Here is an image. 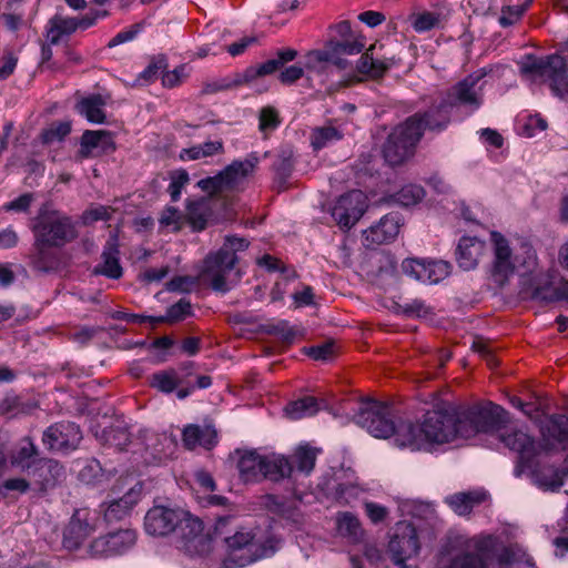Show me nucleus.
<instances>
[{
    "mask_svg": "<svg viewBox=\"0 0 568 568\" xmlns=\"http://www.w3.org/2000/svg\"><path fill=\"white\" fill-rule=\"evenodd\" d=\"M33 243L28 254V264L39 273H54L64 265L62 248L79 237V225L72 216L41 205L31 220Z\"/></svg>",
    "mask_w": 568,
    "mask_h": 568,
    "instance_id": "f257e3e1",
    "label": "nucleus"
},
{
    "mask_svg": "<svg viewBox=\"0 0 568 568\" xmlns=\"http://www.w3.org/2000/svg\"><path fill=\"white\" fill-rule=\"evenodd\" d=\"M448 126L445 106L433 111H418L396 125L383 144L382 153L390 166L404 164L414 156L426 130L442 132Z\"/></svg>",
    "mask_w": 568,
    "mask_h": 568,
    "instance_id": "f03ea898",
    "label": "nucleus"
},
{
    "mask_svg": "<svg viewBox=\"0 0 568 568\" xmlns=\"http://www.w3.org/2000/svg\"><path fill=\"white\" fill-rule=\"evenodd\" d=\"M456 406H447L424 415L420 424L400 422L396 444L413 450L427 449L432 444H444L459 437Z\"/></svg>",
    "mask_w": 568,
    "mask_h": 568,
    "instance_id": "7ed1b4c3",
    "label": "nucleus"
},
{
    "mask_svg": "<svg viewBox=\"0 0 568 568\" xmlns=\"http://www.w3.org/2000/svg\"><path fill=\"white\" fill-rule=\"evenodd\" d=\"M250 242L236 235L226 236L222 246L206 255L201 278L213 291L226 293L241 280L237 253L244 252Z\"/></svg>",
    "mask_w": 568,
    "mask_h": 568,
    "instance_id": "20e7f679",
    "label": "nucleus"
},
{
    "mask_svg": "<svg viewBox=\"0 0 568 568\" xmlns=\"http://www.w3.org/2000/svg\"><path fill=\"white\" fill-rule=\"evenodd\" d=\"M490 244L493 250L490 275L499 286L505 285L516 273L524 275L536 268L537 254L530 243L521 241L513 246L506 236L493 231Z\"/></svg>",
    "mask_w": 568,
    "mask_h": 568,
    "instance_id": "39448f33",
    "label": "nucleus"
},
{
    "mask_svg": "<svg viewBox=\"0 0 568 568\" xmlns=\"http://www.w3.org/2000/svg\"><path fill=\"white\" fill-rule=\"evenodd\" d=\"M519 71L528 80L547 83L552 94L559 99H568V64L562 55L527 54L519 62Z\"/></svg>",
    "mask_w": 568,
    "mask_h": 568,
    "instance_id": "423d86ee",
    "label": "nucleus"
},
{
    "mask_svg": "<svg viewBox=\"0 0 568 568\" xmlns=\"http://www.w3.org/2000/svg\"><path fill=\"white\" fill-rule=\"evenodd\" d=\"M296 57L297 51L294 49L286 48L280 50L276 53V58L270 59L258 65L248 67L243 72H237L222 79L204 81L199 95H212L248 84L260 77H265L276 72L285 63L293 61Z\"/></svg>",
    "mask_w": 568,
    "mask_h": 568,
    "instance_id": "0eeeda50",
    "label": "nucleus"
},
{
    "mask_svg": "<svg viewBox=\"0 0 568 568\" xmlns=\"http://www.w3.org/2000/svg\"><path fill=\"white\" fill-rule=\"evenodd\" d=\"M459 437L469 438L477 433H490L505 423L506 412L491 402L456 406Z\"/></svg>",
    "mask_w": 568,
    "mask_h": 568,
    "instance_id": "6e6552de",
    "label": "nucleus"
},
{
    "mask_svg": "<svg viewBox=\"0 0 568 568\" xmlns=\"http://www.w3.org/2000/svg\"><path fill=\"white\" fill-rule=\"evenodd\" d=\"M234 521L235 518L230 515L219 517L215 521L214 535L223 538L232 560H236L237 552L245 554L239 557V566L243 567L255 561L262 555L257 554L260 547L255 542V534L251 529H239Z\"/></svg>",
    "mask_w": 568,
    "mask_h": 568,
    "instance_id": "1a4fd4ad",
    "label": "nucleus"
},
{
    "mask_svg": "<svg viewBox=\"0 0 568 568\" xmlns=\"http://www.w3.org/2000/svg\"><path fill=\"white\" fill-rule=\"evenodd\" d=\"M258 162V156L251 153L243 161H233L215 176L200 180L197 185L211 195L242 191L246 178L254 173Z\"/></svg>",
    "mask_w": 568,
    "mask_h": 568,
    "instance_id": "9d476101",
    "label": "nucleus"
},
{
    "mask_svg": "<svg viewBox=\"0 0 568 568\" xmlns=\"http://www.w3.org/2000/svg\"><path fill=\"white\" fill-rule=\"evenodd\" d=\"M483 75L469 74L465 79L447 89L444 97L438 102H434L426 111H433L444 105L450 123L452 109L455 105H463L470 111L479 109L483 103L481 88L478 85Z\"/></svg>",
    "mask_w": 568,
    "mask_h": 568,
    "instance_id": "9b49d317",
    "label": "nucleus"
},
{
    "mask_svg": "<svg viewBox=\"0 0 568 568\" xmlns=\"http://www.w3.org/2000/svg\"><path fill=\"white\" fill-rule=\"evenodd\" d=\"M365 44L364 37L356 33L345 38H331L324 50L311 52L310 59L320 63H329L338 70H347L352 65L348 57L361 53Z\"/></svg>",
    "mask_w": 568,
    "mask_h": 568,
    "instance_id": "f8f14e48",
    "label": "nucleus"
},
{
    "mask_svg": "<svg viewBox=\"0 0 568 568\" xmlns=\"http://www.w3.org/2000/svg\"><path fill=\"white\" fill-rule=\"evenodd\" d=\"M356 424L366 428L368 433L377 438L396 437L399 424L395 425L390 407L384 403L371 400L364 403L355 415Z\"/></svg>",
    "mask_w": 568,
    "mask_h": 568,
    "instance_id": "ddd939ff",
    "label": "nucleus"
},
{
    "mask_svg": "<svg viewBox=\"0 0 568 568\" xmlns=\"http://www.w3.org/2000/svg\"><path fill=\"white\" fill-rule=\"evenodd\" d=\"M420 545L416 528L409 523H399L388 542V552L393 562L406 568V560L416 556Z\"/></svg>",
    "mask_w": 568,
    "mask_h": 568,
    "instance_id": "4468645a",
    "label": "nucleus"
},
{
    "mask_svg": "<svg viewBox=\"0 0 568 568\" xmlns=\"http://www.w3.org/2000/svg\"><path fill=\"white\" fill-rule=\"evenodd\" d=\"M366 209V195L359 190H353L338 197L333 206L332 216L342 230H349L363 216Z\"/></svg>",
    "mask_w": 568,
    "mask_h": 568,
    "instance_id": "2eb2a0df",
    "label": "nucleus"
},
{
    "mask_svg": "<svg viewBox=\"0 0 568 568\" xmlns=\"http://www.w3.org/2000/svg\"><path fill=\"white\" fill-rule=\"evenodd\" d=\"M82 439L80 427L72 422H60L49 426L42 436V443L50 452L69 453L74 450Z\"/></svg>",
    "mask_w": 568,
    "mask_h": 568,
    "instance_id": "dca6fc26",
    "label": "nucleus"
},
{
    "mask_svg": "<svg viewBox=\"0 0 568 568\" xmlns=\"http://www.w3.org/2000/svg\"><path fill=\"white\" fill-rule=\"evenodd\" d=\"M404 274L423 283L436 284L450 273V264L442 260L405 258L402 262Z\"/></svg>",
    "mask_w": 568,
    "mask_h": 568,
    "instance_id": "f3484780",
    "label": "nucleus"
},
{
    "mask_svg": "<svg viewBox=\"0 0 568 568\" xmlns=\"http://www.w3.org/2000/svg\"><path fill=\"white\" fill-rule=\"evenodd\" d=\"M31 488L45 494L64 480L65 469L58 460L42 457L28 471Z\"/></svg>",
    "mask_w": 568,
    "mask_h": 568,
    "instance_id": "a211bd4d",
    "label": "nucleus"
},
{
    "mask_svg": "<svg viewBox=\"0 0 568 568\" xmlns=\"http://www.w3.org/2000/svg\"><path fill=\"white\" fill-rule=\"evenodd\" d=\"M501 442L518 454V460L523 468H532L535 458L542 447L527 433L520 429H508L500 436Z\"/></svg>",
    "mask_w": 568,
    "mask_h": 568,
    "instance_id": "6ab92c4d",
    "label": "nucleus"
},
{
    "mask_svg": "<svg viewBox=\"0 0 568 568\" xmlns=\"http://www.w3.org/2000/svg\"><path fill=\"white\" fill-rule=\"evenodd\" d=\"M136 540V534L132 529H121L95 538L90 544L92 556H114L130 549Z\"/></svg>",
    "mask_w": 568,
    "mask_h": 568,
    "instance_id": "aec40b11",
    "label": "nucleus"
},
{
    "mask_svg": "<svg viewBox=\"0 0 568 568\" xmlns=\"http://www.w3.org/2000/svg\"><path fill=\"white\" fill-rule=\"evenodd\" d=\"M182 517V510L154 506L145 515L144 527L150 535L166 536L179 527Z\"/></svg>",
    "mask_w": 568,
    "mask_h": 568,
    "instance_id": "412c9836",
    "label": "nucleus"
},
{
    "mask_svg": "<svg viewBox=\"0 0 568 568\" xmlns=\"http://www.w3.org/2000/svg\"><path fill=\"white\" fill-rule=\"evenodd\" d=\"M116 150L114 135L106 130H87L83 132L78 155L80 159L112 154Z\"/></svg>",
    "mask_w": 568,
    "mask_h": 568,
    "instance_id": "4be33fe9",
    "label": "nucleus"
},
{
    "mask_svg": "<svg viewBox=\"0 0 568 568\" xmlns=\"http://www.w3.org/2000/svg\"><path fill=\"white\" fill-rule=\"evenodd\" d=\"M540 434L547 450L568 448V415L552 414L547 416L540 426Z\"/></svg>",
    "mask_w": 568,
    "mask_h": 568,
    "instance_id": "5701e85b",
    "label": "nucleus"
},
{
    "mask_svg": "<svg viewBox=\"0 0 568 568\" xmlns=\"http://www.w3.org/2000/svg\"><path fill=\"white\" fill-rule=\"evenodd\" d=\"M402 226L398 213L384 215L379 222L363 232L364 244L369 246L387 244L396 239Z\"/></svg>",
    "mask_w": 568,
    "mask_h": 568,
    "instance_id": "b1692460",
    "label": "nucleus"
},
{
    "mask_svg": "<svg viewBox=\"0 0 568 568\" xmlns=\"http://www.w3.org/2000/svg\"><path fill=\"white\" fill-rule=\"evenodd\" d=\"M375 44H372L366 49V51L359 58L356 69L359 73L372 79H381L392 67L399 64L402 60L395 55L375 57Z\"/></svg>",
    "mask_w": 568,
    "mask_h": 568,
    "instance_id": "393cba45",
    "label": "nucleus"
},
{
    "mask_svg": "<svg viewBox=\"0 0 568 568\" xmlns=\"http://www.w3.org/2000/svg\"><path fill=\"white\" fill-rule=\"evenodd\" d=\"M213 196L209 194L187 202L184 216L186 224L193 232H202L207 227V222L213 215Z\"/></svg>",
    "mask_w": 568,
    "mask_h": 568,
    "instance_id": "a878e982",
    "label": "nucleus"
},
{
    "mask_svg": "<svg viewBox=\"0 0 568 568\" xmlns=\"http://www.w3.org/2000/svg\"><path fill=\"white\" fill-rule=\"evenodd\" d=\"M13 468L28 471L41 457L38 446L30 437L21 438L7 456Z\"/></svg>",
    "mask_w": 568,
    "mask_h": 568,
    "instance_id": "bb28decb",
    "label": "nucleus"
},
{
    "mask_svg": "<svg viewBox=\"0 0 568 568\" xmlns=\"http://www.w3.org/2000/svg\"><path fill=\"white\" fill-rule=\"evenodd\" d=\"M142 487L135 485L130 488L122 497L111 500L104 509V518L108 523L118 521L125 518L132 508L139 503Z\"/></svg>",
    "mask_w": 568,
    "mask_h": 568,
    "instance_id": "cd10ccee",
    "label": "nucleus"
},
{
    "mask_svg": "<svg viewBox=\"0 0 568 568\" xmlns=\"http://www.w3.org/2000/svg\"><path fill=\"white\" fill-rule=\"evenodd\" d=\"M195 364L187 362L179 368V386L178 397L183 399L191 395L195 388H207L212 384V378L209 375H199L193 372Z\"/></svg>",
    "mask_w": 568,
    "mask_h": 568,
    "instance_id": "c85d7f7f",
    "label": "nucleus"
},
{
    "mask_svg": "<svg viewBox=\"0 0 568 568\" xmlns=\"http://www.w3.org/2000/svg\"><path fill=\"white\" fill-rule=\"evenodd\" d=\"M264 463L265 455H260L255 450L243 452L237 462V469L241 479L244 483L262 481Z\"/></svg>",
    "mask_w": 568,
    "mask_h": 568,
    "instance_id": "c756f323",
    "label": "nucleus"
},
{
    "mask_svg": "<svg viewBox=\"0 0 568 568\" xmlns=\"http://www.w3.org/2000/svg\"><path fill=\"white\" fill-rule=\"evenodd\" d=\"M108 99L109 97L99 93L83 97L77 102L75 110L89 122L104 123L106 121L104 106L106 105Z\"/></svg>",
    "mask_w": 568,
    "mask_h": 568,
    "instance_id": "7c9ffc66",
    "label": "nucleus"
},
{
    "mask_svg": "<svg viewBox=\"0 0 568 568\" xmlns=\"http://www.w3.org/2000/svg\"><path fill=\"white\" fill-rule=\"evenodd\" d=\"M93 531L94 527L88 518H81L80 513L77 511L64 531L63 544L69 549H77Z\"/></svg>",
    "mask_w": 568,
    "mask_h": 568,
    "instance_id": "2f4dec72",
    "label": "nucleus"
},
{
    "mask_svg": "<svg viewBox=\"0 0 568 568\" xmlns=\"http://www.w3.org/2000/svg\"><path fill=\"white\" fill-rule=\"evenodd\" d=\"M483 248V243L476 237H462L456 250V258L459 266L464 270L474 268L478 263Z\"/></svg>",
    "mask_w": 568,
    "mask_h": 568,
    "instance_id": "473e14b6",
    "label": "nucleus"
},
{
    "mask_svg": "<svg viewBox=\"0 0 568 568\" xmlns=\"http://www.w3.org/2000/svg\"><path fill=\"white\" fill-rule=\"evenodd\" d=\"M175 444L166 434H152L148 437L145 450L150 454L151 463H162L174 452Z\"/></svg>",
    "mask_w": 568,
    "mask_h": 568,
    "instance_id": "72a5a7b5",
    "label": "nucleus"
},
{
    "mask_svg": "<svg viewBox=\"0 0 568 568\" xmlns=\"http://www.w3.org/2000/svg\"><path fill=\"white\" fill-rule=\"evenodd\" d=\"M292 474V463L288 458L280 455L265 456L263 468V479L273 481L290 477Z\"/></svg>",
    "mask_w": 568,
    "mask_h": 568,
    "instance_id": "f704fd0d",
    "label": "nucleus"
},
{
    "mask_svg": "<svg viewBox=\"0 0 568 568\" xmlns=\"http://www.w3.org/2000/svg\"><path fill=\"white\" fill-rule=\"evenodd\" d=\"M321 409V402L314 396H304L288 403L285 413L291 419L314 416Z\"/></svg>",
    "mask_w": 568,
    "mask_h": 568,
    "instance_id": "c9c22d12",
    "label": "nucleus"
},
{
    "mask_svg": "<svg viewBox=\"0 0 568 568\" xmlns=\"http://www.w3.org/2000/svg\"><path fill=\"white\" fill-rule=\"evenodd\" d=\"M78 30L77 18L54 14L49 20L48 39L50 43L57 44L63 36L72 34Z\"/></svg>",
    "mask_w": 568,
    "mask_h": 568,
    "instance_id": "e433bc0d",
    "label": "nucleus"
},
{
    "mask_svg": "<svg viewBox=\"0 0 568 568\" xmlns=\"http://www.w3.org/2000/svg\"><path fill=\"white\" fill-rule=\"evenodd\" d=\"M317 454L318 449L308 445L298 446L288 458L292 463V471L296 468L298 471L308 475L315 467Z\"/></svg>",
    "mask_w": 568,
    "mask_h": 568,
    "instance_id": "4c0bfd02",
    "label": "nucleus"
},
{
    "mask_svg": "<svg viewBox=\"0 0 568 568\" xmlns=\"http://www.w3.org/2000/svg\"><path fill=\"white\" fill-rule=\"evenodd\" d=\"M484 500L485 494L480 493H458L447 498V503L458 515H468L475 505Z\"/></svg>",
    "mask_w": 568,
    "mask_h": 568,
    "instance_id": "58836bf2",
    "label": "nucleus"
},
{
    "mask_svg": "<svg viewBox=\"0 0 568 568\" xmlns=\"http://www.w3.org/2000/svg\"><path fill=\"white\" fill-rule=\"evenodd\" d=\"M150 385L159 392L170 394L174 390L178 392L179 386V371L175 368L164 369L154 373L151 376Z\"/></svg>",
    "mask_w": 568,
    "mask_h": 568,
    "instance_id": "ea45409f",
    "label": "nucleus"
},
{
    "mask_svg": "<svg viewBox=\"0 0 568 568\" xmlns=\"http://www.w3.org/2000/svg\"><path fill=\"white\" fill-rule=\"evenodd\" d=\"M118 254L119 251L113 246L110 247V251H104L102 253L103 263L94 268V273L114 280L120 278L122 276V267Z\"/></svg>",
    "mask_w": 568,
    "mask_h": 568,
    "instance_id": "a19ab883",
    "label": "nucleus"
},
{
    "mask_svg": "<svg viewBox=\"0 0 568 568\" xmlns=\"http://www.w3.org/2000/svg\"><path fill=\"white\" fill-rule=\"evenodd\" d=\"M181 529L182 538L186 542H201L203 540V523L196 517H192L190 514L183 511L182 520L179 524Z\"/></svg>",
    "mask_w": 568,
    "mask_h": 568,
    "instance_id": "79ce46f5",
    "label": "nucleus"
},
{
    "mask_svg": "<svg viewBox=\"0 0 568 568\" xmlns=\"http://www.w3.org/2000/svg\"><path fill=\"white\" fill-rule=\"evenodd\" d=\"M103 445L122 452L130 444V434L123 427L104 428L101 435Z\"/></svg>",
    "mask_w": 568,
    "mask_h": 568,
    "instance_id": "37998d69",
    "label": "nucleus"
},
{
    "mask_svg": "<svg viewBox=\"0 0 568 568\" xmlns=\"http://www.w3.org/2000/svg\"><path fill=\"white\" fill-rule=\"evenodd\" d=\"M343 138L342 132H339L334 126H322L315 128L311 134V144L315 150H321L325 148L328 143L333 141H338Z\"/></svg>",
    "mask_w": 568,
    "mask_h": 568,
    "instance_id": "c03bdc74",
    "label": "nucleus"
},
{
    "mask_svg": "<svg viewBox=\"0 0 568 568\" xmlns=\"http://www.w3.org/2000/svg\"><path fill=\"white\" fill-rule=\"evenodd\" d=\"M532 1L534 0H523V2L517 6H504L498 19L499 24L506 28L518 22L524 13L528 10Z\"/></svg>",
    "mask_w": 568,
    "mask_h": 568,
    "instance_id": "a18cd8bd",
    "label": "nucleus"
},
{
    "mask_svg": "<svg viewBox=\"0 0 568 568\" xmlns=\"http://www.w3.org/2000/svg\"><path fill=\"white\" fill-rule=\"evenodd\" d=\"M445 568H487V564L480 554L465 551L454 556Z\"/></svg>",
    "mask_w": 568,
    "mask_h": 568,
    "instance_id": "49530a36",
    "label": "nucleus"
},
{
    "mask_svg": "<svg viewBox=\"0 0 568 568\" xmlns=\"http://www.w3.org/2000/svg\"><path fill=\"white\" fill-rule=\"evenodd\" d=\"M160 226L172 232H180L186 224L182 212L173 206H166L159 219Z\"/></svg>",
    "mask_w": 568,
    "mask_h": 568,
    "instance_id": "de8ad7c7",
    "label": "nucleus"
},
{
    "mask_svg": "<svg viewBox=\"0 0 568 568\" xmlns=\"http://www.w3.org/2000/svg\"><path fill=\"white\" fill-rule=\"evenodd\" d=\"M425 195L422 186L416 184H408L403 186L395 195V201L402 206H412L417 204Z\"/></svg>",
    "mask_w": 568,
    "mask_h": 568,
    "instance_id": "09e8293b",
    "label": "nucleus"
},
{
    "mask_svg": "<svg viewBox=\"0 0 568 568\" xmlns=\"http://www.w3.org/2000/svg\"><path fill=\"white\" fill-rule=\"evenodd\" d=\"M338 530L354 541L358 540L363 532L358 518L351 513H344L338 518Z\"/></svg>",
    "mask_w": 568,
    "mask_h": 568,
    "instance_id": "8fccbe9b",
    "label": "nucleus"
},
{
    "mask_svg": "<svg viewBox=\"0 0 568 568\" xmlns=\"http://www.w3.org/2000/svg\"><path fill=\"white\" fill-rule=\"evenodd\" d=\"M166 67L168 62L164 55L153 57L148 67L138 75L136 82L139 84H148L155 81L160 71L165 70Z\"/></svg>",
    "mask_w": 568,
    "mask_h": 568,
    "instance_id": "3c124183",
    "label": "nucleus"
},
{
    "mask_svg": "<svg viewBox=\"0 0 568 568\" xmlns=\"http://www.w3.org/2000/svg\"><path fill=\"white\" fill-rule=\"evenodd\" d=\"M281 124V118L277 110L274 106H264L260 111L258 115V129L266 134L267 132L274 131Z\"/></svg>",
    "mask_w": 568,
    "mask_h": 568,
    "instance_id": "603ef678",
    "label": "nucleus"
},
{
    "mask_svg": "<svg viewBox=\"0 0 568 568\" xmlns=\"http://www.w3.org/2000/svg\"><path fill=\"white\" fill-rule=\"evenodd\" d=\"M71 131V126L67 122L52 123L48 129L41 132L40 139L42 143L50 144L55 141H62Z\"/></svg>",
    "mask_w": 568,
    "mask_h": 568,
    "instance_id": "864d4df0",
    "label": "nucleus"
},
{
    "mask_svg": "<svg viewBox=\"0 0 568 568\" xmlns=\"http://www.w3.org/2000/svg\"><path fill=\"white\" fill-rule=\"evenodd\" d=\"M192 314V305L190 301L185 298H181L175 304L171 305L168 308L166 316H162L164 318V322L169 323H175L183 321L187 316Z\"/></svg>",
    "mask_w": 568,
    "mask_h": 568,
    "instance_id": "5fc2aeb1",
    "label": "nucleus"
},
{
    "mask_svg": "<svg viewBox=\"0 0 568 568\" xmlns=\"http://www.w3.org/2000/svg\"><path fill=\"white\" fill-rule=\"evenodd\" d=\"M190 176L185 170H179L171 174V183L168 192L170 193L171 200L176 202L180 200L183 187L189 183Z\"/></svg>",
    "mask_w": 568,
    "mask_h": 568,
    "instance_id": "6e6d98bb",
    "label": "nucleus"
},
{
    "mask_svg": "<svg viewBox=\"0 0 568 568\" xmlns=\"http://www.w3.org/2000/svg\"><path fill=\"white\" fill-rule=\"evenodd\" d=\"M189 78V71L185 64L176 67L172 71H166L162 75V84L172 89L182 84Z\"/></svg>",
    "mask_w": 568,
    "mask_h": 568,
    "instance_id": "4d7b16f0",
    "label": "nucleus"
},
{
    "mask_svg": "<svg viewBox=\"0 0 568 568\" xmlns=\"http://www.w3.org/2000/svg\"><path fill=\"white\" fill-rule=\"evenodd\" d=\"M24 26L23 14L14 11L0 12V27L10 32H17Z\"/></svg>",
    "mask_w": 568,
    "mask_h": 568,
    "instance_id": "13d9d810",
    "label": "nucleus"
},
{
    "mask_svg": "<svg viewBox=\"0 0 568 568\" xmlns=\"http://www.w3.org/2000/svg\"><path fill=\"white\" fill-rule=\"evenodd\" d=\"M111 318L116 321H125L128 323H151L153 325L164 323L163 317L144 316L139 314H131L122 311H114L111 313Z\"/></svg>",
    "mask_w": 568,
    "mask_h": 568,
    "instance_id": "bf43d9fd",
    "label": "nucleus"
},
{
    "mask_svg": "<svg viewBox=\"0 0 568 568\" xmlns=\"http://www.w3.org/2000/svg\"><path fill=\"white\" fill-rule=\"evenodd\" d=\"M439 22V18L436 13L425 11L420 14H417L413 21V28L417 32H424L432 30Z\"/></svg>",
    "mask_w": 568,
    "mask_h": 568,
    "instance_id": "052dcab7",
    "label": "nucleus"
},
{
    "mask_svg": "<svg viewBox=\"0 0 568 568\" xmlns=\"http://www.w3.org/2000/svg\"><path fill=\"white\" fill-rule=\"evenodd\" d=\"M31 489V481L24 477H12L2 481L0 485V493L17 491L26 494Z\"/></svg>",
    "mask_w": 568,
    "mask_h": 568,
    "instance_id": "680f3d73",
    "label": "nucleus"
},
{
    "mask_svg": "<svg viewBox=\"0 0 568 568\" xmlns=\"http://www.w3.org/2000/svg\"><path fill=\"white\" fill-rule=\"evenodd\" d=\"M306 354L315 361H327L335 355V343L329 341L321 345L312 346Z\"/></svg>",
    "mask_w": 568,
    "mask_h": 568,
    "instance_id": "e2e57ef3",
    "label": "nucleus"
},
{
    "mask_svg": "<svg viewBox=\"0 0 568 568\" xmlns=\"http://www.w3.org/2000/svg\"><path fill=\"white\" fill-rule=\"evenodd\" d=\"M547 121L539 114L528 115L523 125V133L526 136L531 138L537 132L545 131L547 129Z\"/></svg>",
    "mask_w": 568,
    "mask_h": 568,
    "instance_id": "0e129e2a",
    "label": "nucleus"
},
{
    "mask_svg": "<svg viewBox=\"0 0 568 568\" xmlns=\"http://www.w3.org/2000/svg\"><path fill=\"white\" fill-rule=\"evenodd\" d=\"M402 312L410 317H424L430 314V308L420 300H414L412 302L399 305Z\"/></svg>",
    "mask_w": 568,
    "mask_h": 568,
    "instance_id": "69168bd1",
    "label": "nucleus"
},
{
    "mask_svg": "<svg viewBox=\"0 0 568 568\" xmlns=\"http://www.w3.org/2000/svg\"><path fill=\"white\" fill-rule=\"evenodd\" d=\"M34 197L32 193H24L13 201H10L3 205V210L14 212H28Z\"/></svg>",
    "mask_w": 568,
    "mask_h": 568,
    "instance_id": "338daca9",
    "label": "nucleus"
},
{
    "mask_svg": "<svg viewBox=\"0 0 568 568\" xmlns=\"http://www.w3.org/2000/svg\"><path fill=\"white\" fill-rule=\"evenodd\" d=\"M115 210L111 206L98 205L97 207L85 211L84 219L89 222L109 221Z\"/></svg>",
    "mask_w": 568,
    "mask_h": 568,
    "instance_id": "774afa93",
    "label": "nucleus"
}]
</instances>
